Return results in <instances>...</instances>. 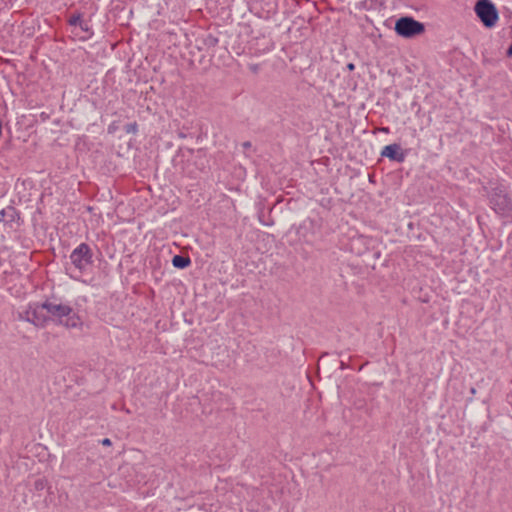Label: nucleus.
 Returning <instances> with one entry per match:
<instances>
[{"label":"nucleus","mask_w":512,"mask_h":512,"mask_svg":"<svg viewBox=\"0 0 512 512\" xmlns=\"http://www.w3.org/2000/svg\"><path fill=\"white\" fill-rule=\"evenodd\" d=\"M41 308L46 310L58 324L66 328H77L82 325L81 318L69 305L47 300L41 304Z\"/></svg>","instance_id":"1"},{"label":"nucleus","mask_w":512,"mask_h":512,"mask_svg":"<svg viewBox=\"0 0 512 512\" xmlns=\"http://www.w3.org/2000/svg\"><path fill=\"white\" fill-rule=\"evenodd\" d=\"M74 269L83 274L93 264V252L87 243H80L69 256Z\"/></svg>","instance_id":"2"},{"label":"nucleus","mask_w":512,"mask_h":512,"mask_svg":"<svg viewBox=\"0 0 512 512\" xmlns=\"http://www.w3.org/2000/svg\"><path fill=\"white\" fill-rule=\"evenodd\" d=\"M474 11L487 28L494 27L499 19L498 10L490 0H478L475 4Z\"/></svg>","instance_id":"3"},{"label":"nucleus","mask_w":512,"mask_h":512,"mask_svg":"<svg viewBox=\"0 0 512 512\" xmlns=\"http://www.w3.org/2000/svg\"><path fill=\"white\" fill-rule=\"evenodd\" d=\"M394 30L401 37L412 38L422 34L425 31V26L414 18L405 16L396 21Z\"/></svg>","instance_id":"4"},{"label":"nucleus","mask_w":512,"mask_h":512,"mask_svg":"<svg viewBox=\"0 0 512 512\" xmlns=\"http://www.w3.org/2000/svg\"><path fill=\"white\" fill-rule=\"evenodd\" d=\"M490 207L501 216H507L512 211V201L504 191L496 187L489 196Z\"/></svg>","instance_id":"5"},{"label":"nucleus","mask_w":512,"mask_h":512,"mask_svg":"<svg viewBox=\"0 0 512 512\" xmlns=\"http://www.w3.org/2000/svg\"><path fill=\"white\" fill-rule=\"evenodd\" d=\"M381 156L387 157L390 160L395 161L397 163H402L405 161L406 152H404L401 149V146L399 144L393 143L383 148Z\"/></svg>","instance_id":"6"},{"label":"nucleus","mask_w":512,"mask_h":512,"mask_svg":"<svg viewBox=\"0 0 512 512\" xmlns=\"http://www.w3.org/2000/svg\"><path fill=\"white\" fill-rule=\"evenodd\" d=\"M20 219L19 212L13 206H8L0 210V221L12 225Z\"/></svg>","instance_id":"7"},{"label":"nucleus","mask_w":512,"mask_h":512,"mask_svg":"<svg viewBox=\"0 0 512 512\" xmlns=\"http://www.w3.org/2000/svg\"><path fill=\"white\" fill-rule=\"evenodd\" d=\"M25 319L36 326L43 325L45 318L42 317L37 309L27 310L25 312Z\"/></svg>","instance_id":"8"},{"label":"nucleus","mask_w":512,"mask_h":512,"mask_svg":"<svg viewBox=\"0 0 512 512\" xmlns=\"http://www.w3.org/2000/svg\"><path fill=\"white\" fill-rule=\"evenodd\" d=\"M191 264V259L188 256L175 255L172 258V265L178 269H185Z\"/></svg>","instance_id":"9"},{"label":"nucleus","mask_w":512,"mask_h":512,"mask_svg":"<svg viewBox=\"0 0 512 512\" xmlns=\"http://www.w3.org/2000/svg\"><path fill=\"white\" fill-rule=\"evenodd\" d=\"M79 27L83 32L86 33V37L84 38V40L90 39L94 35L92 27L88 21L82 20Z\"/></svg>","instance_id":"10"},{"label":"nucleus","mask_w":512,"mask_h":512,"mask_svg":"<svg viewBox=\"0 0 512 512\" xmlns=\"http://www.w3.org/2000/svg\"><path fill=\"white\" fill-rule=\"evenodd\" d=\"M82 20V13L75 12L69 17L68 24L70 26H79Z\"/></svg>","instance_id":"11"},{"label":"nucleus","mask_w":512,"mask_h":512,"mask_svg":"<svg viewBox=\"0 0 512 512\" xmlns=\"http://www.w3.org/2000/svg\"><path fill=\"white\" fill-rule=\"evenodd\" d=\"M205 44L208 47H214L218 44V39L213 35H208L205 39Z\"/></svg>","instance_id":"12"},{"label":"nucleus","mask_w":512,"mask_h":512,"mask_svg":"<svg viewBox=\"0 0 512 512\" xmlns=\"http://www.w3.org/2000/svg\"><path fill=\"white\" fill-rule=\"evenodd\" d=\"M125 131L127 133H133L135 134L138 131V125L136 122L129 123L125 126Z\"/></svg>","instance_id":"13"},{"label":"nucleus","mask_w":512,"mask_h":512,"mask_svg":"<svg viewBox=\"0 0 512 512\" xmlns=\"http://www.w3.org/2000/svg\"><path fill=\"white\" fill-rule=\"evenodd\" d=\"M46 486V480L43 478L37 479L34 482V488L38 491L43 490Z\"/></svg>","instance_id":"14"},{"label":"nucleus","mask_w":512,"mask_h":512,"mask_svg":"<svg viewBox=\"0 0 512 512\" xmlns=\"http://www.w3.org/2000/svg\"><path fill=\"white\" fill-rule=\"evenodd\" d=\"M259 64H250L249 65V69L253 72V73H258L259 71Z\"/></svg>","instance_id":"15"},{"label":"nucleus","mask_w":512,"mask_h":512,"mask_svg":"<svg viewBox=\"0 0 512 512\" xmlns=\"http://www.w3.org/2000/svg\"><path fill=\"white\" fill-rule=\"evenodd\" d=\"M101 444L104 445V446H110L112 443H111V440L109 438H104L101 440Z\"/></svg>","instance_id":"16"},{"label":"nucleus","mask_w":512,"mask_h":512,"mask_svg":"<svg viewBox=\"0 0 512 512\" xmlns=\"http://www.w3.org/2000/svg\"><path fill=\"white\" fill-rule=\"evenodd\" d=\"M347 69H348L349 71H353V70L355 69V65H354L353 63H348V64H347Z\"/></svg>","instance_id":"17"},{"label":"nucleus","mask_w":512,"mask_h":512,"mask_svg":"<svg viewBox=\"0 0 512 512\" xmlns=\"http://www.w3.org/2000/svg\"><path fill=\"white\" fill-rule=\"evenodd\" d=\"M243 147L244 148H250L251 147V143L250 142H244L243 143Z\"/></svg>","instance_id":"18"},{"label":"nucleus","mask_w":512,"mask_h":512,"mask_svg":"<svg viewBox=\"0 0 512 512\" xmlns=\"http://www.w3.org/2000/svg\"><path fill=\"white\" fill-rule=\"evenodd\" d=\"M470 393H471L472 395H475V394H476V389H475L474 387H471V388H470Z\"/></svg>","instance_id":"19"},{"label":"nucleus","mask_w":512,"mask_h":512,"mask_svg":"<svg viewBox=\"0 0 512 512\" xmlns=\"http://www.w3.org/2000/svg\"><path fill=\"white\" fill-rule=\"evenodd\" d=\"M346 367L345 363L341 361V369H344Z\"/></svg>","instance_id":"20"}]
</instances>
